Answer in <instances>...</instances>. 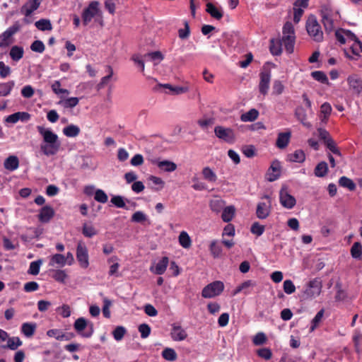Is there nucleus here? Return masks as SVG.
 Returning <instances> with one entry per match:
<instances>
[{
	"label": "nucleus",
	"instance_id": "62",
	"mask_svg": "<svg viewBox=\"0 0 362 362\" xmlns=\"http://www.w3.org/2000/svg\"><path fill=\"white\" fill-rule=\"evenodd\" d=\"M324 310L322 309L320 311L317 312V313L315 315V317L312 320V325H311V330L313 331L319 325V323L321 322L323 315H324Z\"/></svg>",
	"mask_w": 362,
	"mask_h": 362
},
{
	"label": "nucleus",
	"instance_id": "15",
	"mask_svg": "<svg viewBox=\"0 0 362 362\" xmlns=\"http://www.w3.org/2000/svg\"><path fill=\"white\" fill-rule=\"evenodd\" d=\"M40 5V0H28L21 8V13L25 17H29Z\"/></svg>",
	"mask_w": 362,
	"mask_h": 362
},
{
	"label": "nucleus",
	"instance_id": "60",
	"mask_svg": "<svg viewBox=\"0 0 362 362\" xmlns=\"http://www.w3.org/2000/svg\"><path fill=\"white\" fill-rule=\"evenodd\" d=\"M267 337L263 332H258L252 339V342L256 346L264 344L267 341Z\"/></svg>",
	"mask_w": 362,
	"mask_h": 362
},
{
	"label": "nucleus",
	"instance_id": "39",
	"mask_svg": "<svg viewBox=\"0 0 362 362\" xmlns=\"http://www.w3.org/2000/svg\"><path fill=\"white\" fill-rule=\"evenodd\" d=\"M178 240L180 245L185 249L189 248L192 245L191 238L186 231L180 233Z\"/></svg>",
	"mask_w": 362,
	"mask_h": 362
},
{
	"label": "nucleus",
	"instance_id": "55",
	"mask_svg": "<svg viewBox=\"0 0 362 362\" xmlns=\"http://www.w3.org/2000/svg\"><path fill=\"white\" fill-rule=\"evenodd\" d=\"M11 74V69L2 61L0 62V78H6Z\"/></svg>",
	"mask_w": 362,
	"mask_h": 362
},
{
	"label": "nucleus",
	"instance_id": "14",
	"mask_svg": "<svg viewBox=\"0 0 362 362\" xmlns=\"http://www.w3.org/2000/svg\"><path fill=\"white\" fill-rule=\"evenodd\" d=\"M347 82L349 88L356 93L359 94L362 92V78L356 74H352L348 76Z\"/></svg>",
	"mask_w": 362,
	"mask_h": 362
},
{
	"label": "nucleus",
	"instance_id": "28",
	"mask_svg": "<svg viewBox=\"0 0 362 362\" xmlns=\"http://www.w3.org/2000/svg\"><path fill=\"white\" fill-rule=\"evenodd\" d=\"M15 81L13 80L8 81L5 83H0V97H6L11 94L13 88L15 86Z\"/></svg>",
	"mask_w": 362,
	"mask_h": 362
},
{
	"label": "nucleus",
	"instance_id": "5",
	"mask_svg": "<svg viewBox=\"0 0 362 362\" xmlns=\"http://www.w3.org/2000/svg\"><path fill=\"white\" fill-rule=\"evenodd\" d=\"M224 290V284L221 281H214L204 287L202 296L204 298H212L219 296Z\"/></svg>",
	"mask_w": 362,
	"mask_h": 362
},
{
	"label": "nucleus",
	"instance_id": "12",
	"mask_svg": "<svg viewBox=\"0 0 362 362\" xmlns=\"http://www.w3.org/2000/svg\"><path fill=\"white\" fill-rule=\"evenodd\" d=\"M259 78L260 81L259 83V90L260 93L265 95L267 94L269 88L271 71L269 70H264L261 71L259 74Z\"/></svg>",
	"mask_w": 362,
	"mask_h": 362
},
{
	"label": "nucleus",
	"instance_id": "6",
	"mask_svg": "<svg viewBox=\"0 0 362 362\" xmlns=\"http://www.w3.org/2000/svg\"><path fill=\"white\" fill-rule=\"evenodd\" d=\"M322 282L317 279L310 280L305 290L303 291L301 298L303 300L315 298L321 293Z\"/></svg>",
	"mask_w": 362,
	"mask_h": 362
},
{
	"label": "nucleus",
	"instance_id": "10",
	"mask_svg": "<svg viewBox=\"0 0 362 362\" xmlns=\"http://www.w3.org/2000/svg\"><path fill=\"white\" fill-rule=\"evenodd\" d=\"M279 202L283 207L288 209H293L296 204V198L290 194L286 187H283L279 192Z\"/></svg>",
	"mask_w": 362,
	"mask_h": 362
},
{
	"label": "nucleus",
	"instance_id": "29",
	"mask_svg": "<svg viewBox=\"0 0 362 362\" xmlns=\"http://www.w3.org/2000/svg\"><path fill=\"white\" fill-rule=\"evenodd\" d=\"M171 337L174 341H182L187 338V334L181 327L175 326L172 329Z\"/></svg>",
	"mask_w": 362,
	"mask_h": 362
},
{
	"label": "nucleus",
	"instance_id": "63",
	"mask_svg": "<svg viewBox=\"0 0 362 362\" xmlns=\"http://www.w3.org/2000/svg\"><path fill=\"white\" fill-rule=\"evenodd\" d=\"M146 215L142 211H136L132 216L131 221L135 223H142L146 220Z\"/></svg>",
	"mask_w": 362,
	"mask_h": 362
},
{
	"label": "nucleus",
	"instance_id": "7",
	"mask_svg": "<svg viewBox=\"0 0 362 362\" xmlns=\"http://www.w3.org/2000/svg\"><path fill=\"white\" fill-rule=\"evenodd\" d=\"M99 2L97 1H91L88 7L83 9L81 18L83 24L87 25L92 19L99 13Z\"/></svg>",
	"mask_w": 362,
	"mask_h": 362
},
{
	"label": "nucleus",
	"instance_id": "32",
	"mask_svg": "<svg viewBox=\"0 0 362 362\" xmlns=\"http://www.w3.org/2000/svg\"><path fill=\"white\" fill-rule=\"evenodd\" d=\"M295 115L298 120H299L304 126L310 127V123L308 122L307 114L305 110L302 107H298L295 111Z\"/></svg>",
	"mask_w": 362,
	"mask_h": 362
},
{
	"label": "nucleus",
	"instance_id": "52",
	"mask_svg": "<svg viewBox=\"0 0 362 362\" xmlns=\"http://www.w3.org/2000/svg\"><path fill=\"white\" fill-rule=\"evenodd\" d=\"M94 199L98 202L105 204L107 202L108 197L103 189H98L95 192Z\"/></svg>",
	"mask_w": 362,
	"mask_h": 362
},
{
	"label": "nucleus",
	"instance_id": "51",
	"mask_svg": "<svg viewBox=\"0 0 362 362\" xmlns=\"http://www.w3.org/2000/svg\"><path fill=\"white\" fill-rule=\"evenodd\" d=\"M54 264H59L60 266H64L66 264L65 257L61 254L54 255L50 259L49 264L54 265Z\"/></svg>",
	"mask_w": 362,
	"mask_h": 362
},
{
	"label": "nucleus",
	"instance_id": "38",
	"mask_svg": "<svg viewBox=\"0 0 362 362\" xmlns=\"http://www.w3.org/2000/svg\"><path fill=\"white\" fill-rule=\"evenodd\" d=\"M328 172V166L326 162L322 161L319 163L314 170L315 175L318 177H325Z\"/></svg>",
	"mask_w": 362,
	"mask_h": 362
},
{
	"label": "nucleus",
	"instance_id": "8",
	"mask_svg": "<svg viewBox=\"0 0 362 362\" xmlns=\"http://www.w3.org/2000/svg\"><path fill=\"white\" fill-rule=\"evenodd\" d=\"M19 30V25L14 24L0 35V47L5 48L13 43V36Z\"/></svg>",
	"mask_w": 362,
	"mask_h": 362
},
{
	"label": "nucleus",
	"instance_id": "27",
	"mask_svg": "<svg viewBox=\"0 0 362 362\" xmlns=\"http://www.w3.org/2000/svg\"><path fill=\"white\" fill-rule=\"evenodd\" d=\"M36 328V323L25 322L21 325V331L26 337H31L34 335Z\"/></svg>",
	"mask_w": 362,
	"mask_h": 362
},
{
	"label": "nucleus",
	"instance_id": "49",
	"mask_svg": "<svg viewBox=\"0 0 362 362\" xmlns=\"http://www.w3.org/2000/svg\"><path fill=\"white\" fill-rule=\"evenodd\" d=\"M127 330L126 329L122 326H117L112 332V335L114 339L119 341H121L124 334H126Z\"/></svg>",
	"mask_w": 362,
	"mask_h": 362
},
{
	"label": "nucleus",
	"instance_id": "26",
	"mask_svg": "<svg viewBox=\"0 0 362 362\" xmlns=\"http://www.w3.org/2000/svg\"><path fill=\"white\" fill-rule=\"evenodd\" d=\"M235 214V208L234 206L230 205L228 206H224L222 210L221 218L223 221L226 223L230 222Z\"/></svg>",
	"mask_w": 362,
	"mask_h": 362
},
{
	"label": "nucleus",
	"instance_id": "48",
	"mask_svg": "<svg viewBox=\"0 0 362 362\" xmlns=\"http://www.w3.org/2000/svg\"><path fill=\"white\" fill-rule=\"evenodd\" d=\"M332 107L329 103H325L320 107V114L323 115L322 121L327 120L331 112H332Z\"/></svg>",
	"mask_w": 362,
	"mask_h": 362
},
{
	"label": "nucleus",
	"instance_id": "47",
	"mask_svg": "<svg viewBox=\"0 0 362 362\" xmlns=\"http://www.w3.org/2000/svg\"><path fill=\"white\" fill-rule=\"evenodd\" d=\"M110 202L113 205H115L117 208L128 209V208L126 206L124 198L122 196H119V195L113 196L111 198Z\"/></svg>",
	"mask_w": 362,
	"mask_h": 362
},
{
	"label": "nucleus",
	"instance_id": "45",
	"mask_svg": "<svg viewBox=\"0 0 362 362\" xmlns=\"http://www.w3.org/2000/svg\"><path fill=\"white\" fill-rule=\"evenodd\" d=\"M162 356L164 359L169 361H174L177 359V354L173 349L171 348H165L162 351Z\"/></svg>",
	"mask_w": 362,
	"mask_h": 362
},
{
	"label": "nucleus",
	"instance_id": "23",
	"mask_svg": "<svg viewBox=\"0 0 362 362\" xmlns=\"http://www.w3.org/2000/svg\"><path fill=\"white\" fill-rule=\"evenodd\" d=\"M24 54V49L23 47L18 46V45H13L11 47L10 52H9V56L13 62H18L20 61L23 57Z\"/></svg>",
	"mask_w": 362,
	"mask_h": 362
},
{
	"label": "nucleus",
	"instance_id": "53",
	"mask_svg": "<svg viewBox=\"0 0 362 362\" xmlns=\"http://www.w3.org/2000/svg\"><path fill=\"white\" fill-rule=\"evenodd\" d=\"M30 49L35 52L42 53L45 49V46L42 41L37 40L31 44Z\"/></svg>",
	"mask_w": 362,
	"mask_h": 362
},
{
	"label": "nucleus",
	"instance_id": "50",
	"mask_svg": "<svg viewBox=\"0 0 362 362\" xmlns=\"http://www.w3.org/2000/svg\"><path fill=\"white\" fill-rule=\"evenodd\" d=\"M42 263L41 259H38L37 261L32 262L30 264V267L28 269V273L32 275H37L40 272V268Z\"/></svg>",
	"mask_w": 362,
	"mask_h": 362
},
{
	"label": "nucleus",
	"instance_id": "54",
	"mask_svg": "<svg viewBox=\"0 0 362 362\" xmlns=\"http://www.w3.org/2000/svg\"><path fill=\"white\" fill-rule=\"evenodd\" d=\"M264 226L259 224L258 222H255L251 226L250 231L252 234L260 236L264 233Z\"/></svg>",
	"mask_w": 362,
	"mask_h": 362
},
{
	"label": "nucleus",
	"instance_id": "22",
	"mask_svg": "<svg viewBox=\"0 0 362 362\" xmlns=\"http://www.w3.org/2000/svg\"><path fill=\"white\" fill-rule=\"evenodd\" d=\"M210 253L214 258H220L222 256V246L218 240H214L209 247Z\"/></svg>",
	"mask_w": 362,
	"mask_h": 362
},
{
	"label": "nucleus",
	"instance_id": "56",
	"mask_svg": "<svg viewBox=\"0 0 362 362\" xmlns=\"http://www.w3.org/2000/svg\"><path fill=\"white\" fill-rule=\"evenodd\" d=\"M138 329L142 339L147 338L150 335L151 331V327L145 323L141 324L139 326Z\"/></svg>",
	"mask_w": 362,
	"mask_h": 362
},
{
	"label": "nucleus",
	"instance_id": "42",
	"mask_svg": "<svg viewBox=\"0 0 362 362\" xmlns=\"http://www.w3.org/2000/svg\"><path fill=\"white\" fill-rule=\"evenodd\" d=\"M311 76L317 81L323 84H329V80L327 75L322 71H315L311 72Z\"/></svg>",
	"mask_w": 362,
	"mask_h": 362
},
{
	"label": "nucleus",
	"instance_id": "11",
	"mask_svg": "<svg viewBox=\"0 0 362 362\" xmlns=\"http://www.w3.org/2000/svg\"><path fill=\"white\" fill-rule=\"evenodd\" d=\"M76 258L80 266L86 269L89 266L88 249L84 244L79 243L76 248Z\"/></svg>",
	"mask_w": 362,
	"mask_h": 362
},
{
	"label": "nucleus",
	"instance_id": "18",
	"mask_svg": "<svg viewBox=\"0 0 362 362\" xmlns=\"http://www.w3.org/2000/svg\"><path fill=\"white\" fill-rule=\"evenodd\" d=\"M153 164L157 165V166L162 170L168 173H171L177 169V165L170 160H162L160 161L158 159L151 160Z\"/></svg>",
	"mask_w": 362,
	"mask_h": 362
},
{
	"label": "nucleus",
	"instance_id": "59",
	"mask_svg": "<svg viewBox=\"0 0 362 362\" xmlns=\"http://www.w3.org/2000/svg\"><path fill=\"white\" fill-rule=\"evenodd\" d=\"M324 144L327 146V148L334 154L337 156L341 155L340 151L337 147L336 144L332 139L325 141V143Z\"/></svg>",
	"mask_w": 362,
	"mask_h": 362
},
{
	"label": "nucleus",
	"instance_id": "41",
	"mask_svg": "<svg viewBox=\"0 0 362 362\" xmlns=\"http://www.w3.org/2000/svg\"><path fill=\"white\" fill-rule=\"evenodd\" d=\"M23 344V341L18 337H8L6 347L11 350H16Z\"/></svg>",
	"mask_w": 362,
	"mask_h": 362
},
{
	"label": "nucleus",
	"instance_id": "34",
	"mask_svg": "<svg viewBox=\"0 0 362 362\" xmlns=\"http://www.w3.org/2000/svg\"><path fill=\"white\" fill-rule=\"evenodd\" d=\"M281 166L279 161L276 160L272 162L269 170H272L274 173L269 175V181L273 182L277 180L280 175Z\"/></svg>",
	"mask_w": 362,
	"mask_h": 362
},
{
	"label": "nucleus",
	"instance_id": "19",
	"mask_svg": "<svg viewBox=\"0 0 362 362\" xmlns=\"http://www.w3.org/2000/svg\"><path fill=\"white\" fill-rule=\"evenodd\" d=\"M270 214V202L267 204L264 202H259L257 206L256 215L259 219H264Z\"/></svg>",
	"mask_w": 362,
	"mask_h": 362
},
{
	"label": "nucleus",
	"instance_id": "1",
	"mask_svg": "<svg viewBox=\"0 0 362 362\" xmlns=\"http://www.w3.org/2000/svg\"><path fill=\"white\" fill-rule=\"evenodd\" d=\"M37 129L43 138L44 144L40 145V150L43 154L47 156L57 154L61 146L57 134L42 126H37Z\"/></svg>",
	"mask_w": 362,
	"mask_h": 362
},
{
	"label": "nucleus",
	"instance_id": "4",
	"mask_svg": "<svg viewBox=\"0 0 362 362\" xmlns=\"http://www.w3.org/2000/svg\"><path fill=\"white\" fill-rule=\"evenodd\" d=\"M74 328L80 336L84 338H90L93 334V324L82 317L75 321Z\"/></svg>",
	"mask_w": 362,
	"mask_h": 362
},
{
	"label": "nucleus",
	"instance_id": "31",
	"mask_svg": "<svg viewBox=\"0 0 362 362\" xmlns=\"http://www.w3.org/2000/svg\"><path fill=\"white\" fill-rule=\"evenodd\" d=\"M259 116V112L257 110L252 108L248 112L243 113L240 115V119L242 122H253L257 119Z\"/></svg>",
	"mask_w": 362,
	"mask_h": 362
},
{
	"label": "nucleus",
	"instance_id": "43",
	"mask_svg": "<svg viewBox=\"0 0 362 362\" xmlns=\"http://www.w3.org/2000/svg\"><path fill=\"white\" fill-rule=\"evenodd\" d=\"M337 17H328L322 18L321 21L324 28L327 33H332L334 29V21Z\"/></svg>",
	"mask_w": 362,
	"mask_h": 362
},
{
	"label": "nucleus",
	"instance_id": "61",
	"mask_svg": "<svg viewBox=\"0 0 362 362\" xmlns=\"http://www.w3.org/2000/svg\"><path fill=\"white\" fill-rule=\"evenodd\" d=\"M284 291L286 294H292L296 291V286L290 279L285 280L284 282Z\"/></svg>",
	"mask_w": 362,
	"mask_h": 362
},
{
	"label": "nucleus",
	"instance_id": "2",
	"mask_svg": "<svg viewBox=\"0 0 362 362\" xmlns=\"http://www.w3.org/2000/svg\"><path fill=\"white\" fill-rule=\"evenodd\" d=\"M280 40L284 45L286 51L288 54L293 53L296 42V35L292 23L287 21L284 25L282 29V38Z\"/></svg>",
	"mask_w": 362,
	"mask_h": 362
},
{
	"label": "nucleus",
	"instance_id": "16",
	"mask_svg": "<svg viewBox=\"0 0 362 362\" xmlns=\"http://www.w3.org/2000/svg\"><path fill=\"white\" fill-rule=\"evenodd\" d=\"M54 216V211L50 206H45L40 210L37 215L41 223H48Z\"/></svg>",
	"mask_w": 362,
	"mask_h": 362
},
{
	"label": "nucleus",
	"instance_id": "30",
	"mask_svg": "<svg viewBox=\"0 0 362 362\" xmlns=\"http://www.w3.org/2000/svg\"><path fill=\"white\" fill-rule=\"evenodd\" d=\"M203 178L209 182L214 183L217 180V175L209 167H204L202 170Z\"/></svg>",
	"mask_w": 362,
	"mask_h": 362
},
{
	"label": "nucleus",
	"instance_id": "46",
	"mask_svg": "<svg viewBox=\"0 0 362 362\" xmlns=\"http://www.w3.org/2000/svg\"><path fill=\"white\" fill-rule=\"evenodd\" d=\"M35 25L38 30L42 31L50 30L52 28L50 21L47 19H40L36 21Z\"/></svg>",
	"mask_w": 362,
	"mask_h": 362
},
{
	"label": "nucleus",
	"instance_id": "24",
	"mask_svg": "<svg viewBox=\"0 0 362 362\" xmlns=\"http://www.w3.org/2000/svg\"><path fill=\"white\" fill-rule=\"evenodd\" d=\"M169 264V258L168 257H163L162 259L156 264L154 269L153 268L151 269L156 274L161 275L163 274L167 269V267Z\"/></svg>",
	"mask_w": 362,
	"mask_h": 362
},
{
	"label": "nucleus",
	"instance_id": "21",
	"mask_svg": "<svg viewBox=\"0 0 362 362\" xmlns=\"http://www.w3.org/2000/svg\"><path fill=\"white\" fill-rule=\"evenodd\" d=\"M5 169L14 171L19 167V159L16 156H9L4 163Z\"/></svg>",
	"mask_w": 362,
	"mask_h": 362
},
{
	"label": "nucleus",
	"instance_id": "13",
	"mask_svg": "<svg viewBox=\"0 0 362 362\" xmlns=\"http://www.w3.org/2000/svg\"><path fill=\"white\" fill-rule=\"evenodd\" d=\"M30 115L27 112H17L7 116L5 122L7 123L16 124L18 121L28 122L30 119Z\"/></svg>",
	"mask_w": 362,
	"mask_h": 362
},
{
	"label": "nucleus",
	"instance_id": "33",
	"mask_svg": "<svg viewBox=\"0 0 362 362\" xmlns=\"http://www.w3.org/2000/svg\"><path fill=\"white\" fill-rule=\"evenodd\" d=\"M226 204L225 201L221 199H211L209 202V207L211 210L216 214L221 212L224 208Z\"/></svg>",
	"mask_w": 362,
	"mask_h": 362
},
{
	"label": "nucleus",
	"instance_id": "25",
	"mask_svg": "<svg viewBox=\"0 0 362 362\" xmlns=\"http://www.w3.org/2000/svg\"><path fill=\"white\" fill-rule=\"evenodd\" d=\"M282 45L280 39H271L269 44L270 52L274 56H279L282 52Z\"/></svg>",
	"mask_w": 362,
	"mask_h": 362
},
{
	"label": "nucleus",
	"instance_id": "36",
	"mask_svg": "<svg viewBox=\"0 0 362 362\" xmlns=\"http://www.w3.org/2000/svg\"><path fill=\"white\" fill-rule=\"evenodd\" d=\"M80 128L74 124H69L63 129V133L68 137H76L80 133Z\"/></svg>",
	"mask_w": 362,
	"mask_h": 362
},
{
	"label": "nucleus",
	"instance_id": "58",
	"mask_svg": "<svg viewBox=\"0 0 362 362\" xmlns=\"http://www.w3.org/2000/svg\"><path fill=\"white\" fill-rule=\"evenodd\" d=\"M257 354L259 357L265 360H270L272 357V352L269 348H262L257 350Z\"/></svg>",
	"mask_w": 362,
	"mask_h": 362
},
{
	"label": "nucleus",
	"instance_id": "20",
	"mask_svg": "<svg viewBox=\"0 0 362 362\" xmlns=\"http://www.w3.org/2000/svg\"><path fill=\"white\" fill-rule=\"evenodd\" d=\"M291 132H281L278 134L276 146L281 149L285 148L290 141Z\"/></svg>",
	"mask_w": 362,
	"mask_h": 362
},
{
	"label": "nucleus",
	"instance_id": "44",
	"mask_svg": "<svg viewBox=\"0 0 362 362\" xmlns=\"http://www.w3.org/2000/svg\"><path fill=\"white\" fill-rule=\"evenodd\" d=\"M351 255L353 258L361 259L362 256V245L359 242L353 244L351 248Z\"/></svg>",
	"mask_w": 362,
	"mask_h": 362
},
{
	"label": "nucleus",
	"instance_id": "9",
	"mask_svg": "<svg viewBox=\"0 0 362 362\" xmlns=\"http://www.w3.org/2000/svg\"><path fill=\"white\" fill-rule=\"evenodd\" d=\"M215 135L220 139L228 144H233L235 141L234 131L230 128H225L222 126H216L214 128Z\"/></svg>",
	"mask_w": 362,
	"mask_h": 362
},
{
	"label": "nucleus",
	"instance_id": "3",
	"mask_svg": "<svg viewBox=\"0 0 362 362\" xmlns=\"http://www.w3.org/2000/svg\"><path fill=\"white\" fill-rule=\"evenodd\" d=\"M306 30L310 37L315 42L323 40V32L315 16L310 15L306 21Z\"/></svg>",
	"mask_w": 362,
	"mask_h": 362
},
{
	"label": "nucleus",
	"instance_id": "57",
	"mask_svg": "<svg viewBox=\"0 0 362 362\" xmlns=\"http://www.w3.org/2000/svg\"><path fill=\"white\" fill-rule=\"evenodd\" d=\"M82 233L87 238H92L97 234V231L92 226H88L85 223L83 226Z\"/></svg>",
	"mask_w": 362,
	"mask_h": 362
},
{
	"label": "nucleus",
	"instance_id": "35",
	"mask_svg": "<svg viewBox=\"0 0 362 362\" xmlns=\"http://www.w3.org/2000/svg\"><path fill=\"white\" fill-rule=\"evenodd\" d=\"M206 11L211 15V17L216 18V20L221 19L223 16V12L217 8L212 3H208L206 4Z\"/></svg>",
	"mask_w": 362,
	"mask_h": 362
},
{
	"label": "nucleus",
	"instance_id": "64",
	"mask_svg": "<svg viewBox=\"0 0 362 362\" xmlns=\"http://www.w3.org/2000/svg\"><path fill=\"white\" fill-rule=\"evenodd\" d=\"M79 102V99L76 97H71L66 99L63 102V105L65 108H73L76 107Z\"/></svg>",
	"mask_w": 362,
	"mask_h": 362
},
{
	"label": "nucleus",
	"instance_id": "17",
	"mask_svg": "<svg viewBox=\"0 0 362 362\" xmlns=\"http://www.w3.org/2000/svg\"><path fill=\"white\" fill-rule=\"evenodd\" d=\"M320 15L322 18L337 17L339 11H335L329 3L323 4L320 7Z\"/></svg>",
	"mask_w": 362,
	"mask_h": 362
},
{
	"label": "nucleus",
	"instance_id": "37",
	"mask_svg": "<svg viewBox=\"0 0 362 362\" xmlns=\"http://www.w3.org/2000/svg\"><path fill=\"white\" fill-rule=\"evenodd\" d=\"M288 160L291 162L303 163L305 159V155L303 150H296L293 153L288 155Z\"/></svg>",
	"mask_w": 362,
	"mask_h": 362
},
{
	"label": "nucleus",
	"instance_id": "40",
	"mask_svg": "<svg viewBox=\"0 0 362 362\" xmlns=\"http://www.w3.org/2000/svg\"><path fill=\"white\" fill-rule=\"evenodd\" d=\"M339 185L341 187L347 188L350 191L355 190L356 187V184L354 182V181L346 176H342L339 178Z\"/></svg>",
	"mask_w": 362,
	"mask_h": 362
}]
</instances>
